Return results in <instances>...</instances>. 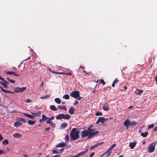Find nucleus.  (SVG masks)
Instances as JSON below:
<instances>
[{
	"mask_svg": "<svg viewBox=\"0 0 157 157\" xmlns=\"http://www.w3.org/2000/svg\"><path fill=\"white\" fill-rule=\"evenodd\" d=\"M44 82H42L40 84L41 87H42L44 85Z\"/></svg>",
	"mask_w": 157,
	"mask_h": 157,
	"instance_id": "obj_62",
	"label": "nucleus"
},
{
	"mask_svg": "<svg viewBox=\"0 0 157 157\" xmlns=\"http://www.w3.org/2000/svg\"><path fill=\"white\" fill-rule=\"evenodd\" d=\"M11 75L15 76H16V77H18V76H20V75L17 74L15 72H14V71H12V75Z\"/></svg>",
	"mask_w": 157,
	"mask_h": 157,
	"instance_id": "obj_37",
	"label": "nucleus"
},
{
	"mask_svg": "<svg viewBox=\"0 0 157 157\" xmlns=\"http://www.w3.org/2000/svg\"><path fill=\"white\" fill-rule=\"evenodd\" d=\"M67 126V124L66 123H63L61 125L60 127L62 129H64Z\"/></svg>",
	"mask_w": 157,
	"mask_h": 157,
	"instance_id": "obj_20",
	"label": "nucleus"
},
{
	"mask_svg": "<svg viewBox=\"0 0 157 157\" xmlns=\"http://www.w3.org/2000/svg\"><path fill=\"white\" fill-rule=\"evenodd\" d=\"M50 129V127H48L44 129V130L46 132H48Z\"/></svg>",
	"mask_w": 157,
	"mask_h": 157,
	"instance_id": "obj_44",
	"label": "nucleus"
},
{
	"mask_svg": "<svg viewBox=\"0 0 157 157\" xmlns=\"http://www.w3.org/2000/svg\"><path fill=\"white\" fill-rule=\"evenodd\" d=\"M119 81V80L117 79V78H116L115 79L114 81L113 82L115 84L117 82H118Z\"/></svg>",
	"mask_w": 157,
	"mask_h": 157,
	"instance_id": "obj_51",
	"label": "nucleus"
},
{
	"mask_svg": "<svg viewBox=\"0 0 157 157\" xmlns=\"http://www.w3.org/2000/svg\"><path fill=\"white\" fill-rule=\"evenodd\" d=\"M100 122H101L102 124H103L104 122V120H105V118L104 117H99Z\"/></svg>",
	"mask_w": 157,
	"mask_h": 157,
	"instance_id": "obj_33",
	"label": "nucleus"
},
{
	"mask_svg": "<svg viewBox=\"0 0 157 157\" xmlns=\"http://www.w3.org/2000/svg\"><path fill=\"white\" fill-rule=\"evenodd\" d=\"M96 147V146L95 145H94V146H93L91 148H90V149H94V148H95V147Z\"/></svg>",
	"mask_w": 157,
	"mask_h": 157,
	"instance_id": "obj_58",
	"label": "nucleus"
},
{
	"mask_svg": "<svg viewBox=\"0 0 157 157\" xmlns=\"http://www.w3.org/2000/svg\"><path fill=\"white\" fill-rule=\"evenodd\" d=\"M31 100L29 99H27L25 100V102L27 103H29L31 102Z\"/></svg>",
	"mask_w": 157,
	"mask_h": 157,
	"instance_id": "obj_48",
	"label": "nucleus"
},
{
	"mask_svg": "<svg viewBox=\"0 0 157 157\" xmlns=\"http://www.w3.org/2000/svg\"><path fill=\"white\" fill-rule=\"evenodd\" d=\"M71 117V116L69 115L68 114H64L62 113L63 119L66 120H68Z\"/></svg>",
	"mask_w": 157,
	"mask_h": 157,
	"instance_id": "obj_9",
	"label": "nucleus"
},
{
	"mask_svg": "<svg viewBox=\"0 0 157 157\" xmlns=\"http://www.w3.org/2000/svg\"><path fill=\"white\" fill-rule=\"evenodd\" d=\"M50 109L53 111H56L57 110V109L56 108V106L54 105H51L50 106Z\"/></svg>",
	"mask_w": 157,
	"mask_h": 157,
	"instance_id": "obj_22",
	"label": "nucleus"
},
{
	"mask_svg": "<svg viewBox=\"0 0 157 157\" xmlns=\"http://www.w3.org/2000/svg\"><path fill=\"white\" fill-rule=\"evenodd\" d=\"M55 102L58 104H60L61 102V100L59 98H56L55 99Z\"/></svg>",
	"mask_w": 157,
	"mask_h": 157,
	"instance_id": "obj_24",
	"label": "nucleus"
},
{
	"mask_svg": "<svg viewBox=\"0 0 157 157\" xmlns=\"http://www.w3.org/2000/svg\"><path fill=\"white\" fill-rule=\"evenodd\" d=\"M52 72L54 73L55 74H60V75H63L64 72H56V71H52Z\"/></svg>",
	"mask_w": 157,
	"mask_h": 157,
	"instance_id": "obj_40",
	"label": "nucleus"
},
{
	"mask_svg": "<svg viewBox=\"0 0 157 157\" xmlns=\"http://www.w3.org/2000/svg\"><path fill=\"white\" fill-rule=\"evenodd\" d=\"M51 96V94H48L46 96L41 97V99H47L48 98Z\"/></svg>",
	"mask_w": 157,
	"mask_h": 157,
	"instance_id": "obj_29",
	"label": "nucleus"
},
{
	"mask_svg": "<svg viewBox=\"0 0 157 157\" xmlns=\"http://www.w3.org/2000/svg\"><path fill=\"white\" fill-rule=\"evenodd\" d=\"M6 79L10 82H11V83H13V84H14L15 83V81H14V80H13L12 79H10L9 78H6Z\"/></svg>",
	"mask_w": 157,
	"mask_h": 157,
	"instance_id": "obj_31",
	"label": "nucleus"
},
{
	"mask_svg": "<svg viewBox=\"0 0 157 157\" xmlns=\"http://www.w3.org/2000/svg\"><path fill=\"white\" fill-rule=\"evenodd\" d=\"M153 131H157V126L156 127H155L153 129Z\"/></svg>",
	"mask_w": 157,
	"mask_h": 157,
	"instance_id": "obj_59",
	"label": "nucleus"
},
{
	"mask_svg": "<svg viewBox=\"0 0 157 157\" xmlns=\"http://www.w3.org/2000/svg\"><path fill=\"white\" fill-rule=\"evenodd\" d=\"M5 152L4 151L0 149V155H2L5 154Z\"/></svg>",
	"mask_w": 157,
	"mask_h": 157,
	"instance_id": "obj_43",
	"label": "nucleus"
},
{
	"mask_svg": "<svg viewBox=\"0 0 157 157\" xmlns=\"http://www.w3.org/2000/svg\"><path fill=\"white\" fill-rule=\"evenodd\" d=\"M23 114L25 116H27V117L32 119H33L35 118V117L33 116V115H31L30 114H27L25 113H23Z\"/></svg>",
	"mask_w": 157,
	"mask_h": 157,
	"instance_id": "obj_13",
	"label": "nucleus"
},
{
	"mask_svg": "<svg viewBox=\"0 0 157 157\" xmlns=\"http://www.w3.org/2000/svg\"><path fill=\"white\" fill-rule=\"evenodd\" d=\"M26 89V87H23L21 88L15 87L14 89V91L15 92H22L24 91Z\"/></svg>",
	"mask_w": 157,
	"mask_h": 157,
	"instance_id": "obj_4",
	"label": "nucleus"
},
{
	"mask_svg": "<svg viewBox=\"0 0 157 157\" xmlns=\"http://www.w3.org/2000/svg\"><path fill=\"white\" fill-rule=\"evenodd\" d=\"M51 125L54 127H55V123L51 122V123H50Z\"/></svg>",
	"mask_w": 157,
	"mask_h": 157,
	"instance_id": "obj_47",
	"label": "nucleus"
},
{
	"mask_svg": "<svg viewBox=\"0 0 157 157\" xmlns=\"http://www.w3.org/2000/svg\"><path fill=\"white\" fill-rule=\"evenodd\" d=\"M70 97L69 95L65 94L63 96V98L66 99H68Z\"/></svg>",
	"mask_w": 157,
	"mask_h": 157,
	"instance_id": "obj_32",
	"label": "nucleus"
},
{
	"mask_svg": "<svg viewBox=\"0 0 157 157\" xmlns=\"http://www.w3.org/2000/svg\"><path fill=\"white\" fill-rule=\"evenodd\" d=\"M36 121H34L29 120L28 121V123L30 125H33L36 123Z\"/></svg>",
	"mask_w": 157,
	"mask_h": 157,
	"instance_id": "obj_18",
	"label": "nucleus"
},
{
	"mask_svg": "<svg viewBox=\"0 0 157 157\" xmlns=\"http://www.w3.org/2000/svg\"><path fill=\"white\" fill-rule=\"evenodd\" d=\"M136 142H133L132 143H130L129 144V146L131 148L133 149L134 148V147L136 146Z\"/></svg>",
	"mask_w": 157,
	"mask_h": 157,
	"instance_id": "obj_14",
	"label": "nucleus"
},
{
	"mask_svg": "<svg viewBox=\"0 0 157 157\" xmlns=\"http://www.w3.org/2000/svg\"><path fill=\"white\" fill-rule=\"evenodd\" d=\"M56 118L57 120H60L63 119L62 113L59 114L56 117Z\"/></svg>",
	"mask_w": 157,
	"mask_h": 157,
	"instance_id": "obj_28",
	"label": "nucleus"
},
{
	"mask_svg": "<svg viewBox=\"0 0 157 157\" xmlns=\"http://www.w3.org/2000/svg\"><path fill=\"white\" fill-rule=\"evenodd\" d=\"M18 120L22 122H23L24 123H26V121L25 120V119L22 118H20L18 119Z\"/></svg>",
	"mask_w": 157,
	"mask_h": 157,
	"instance_id": "obj_34",
	"label": "nucleus"
},
{
	"mask_svg": "<svg viewBox=\"0 0 157 157\" xmlns=\"http://www.w3.org/2000/svg\"><path fill=\"white\" fill-rule=\"evenodd\" d=\"M13 136L16 138H19L21 137L22 136V135L18 133H16L13 135Z\"/></svg>",
	"mask_w": 157,
	"mask_h": 157,
	"instance_id": "obj_16",
	"label": "nucleus"
},
{
	"mask_svg": "<svg viewBox=\"0 0 157 157\" xmlns=\"http://www.w3.org/2000/svg\"><path fill=\"white\" fill-rule=\"evenodd\" d=\"M3 81L4 82V84H5L7 85L9 84V83L8 82L6 81V80H5L4 79Z\"/></svg>",
	"mask_w": 157,
	"mask_h": 157,
	"instance_id": "obj_50",
	"label": "nucleus"
},
{
	"mask_svg": "<svg viewBox=\"0 0 157 157\" xmlns=\"http://www.w3.org/2000/svg\"><path fill=\"white\" fill-rule=\"evenodd\" d=\"M59 153H60V152H59V151L57 150H54L52 151L53 154H58Z\"/></svg>",
	"mask_w": 157,
	"mask_h": 157,
	"instance_id": "obj_39",
	"label": "nucleus"
},
{
	"mask_svg": "<svg viewBox=\"0 0 157 157\" xmlns=\"http://www.w3.org/2000/svg\"><path fill=\"white\" fill-rule=\"evenodd\" d=\"M88 131L89 132L90 136H88L87 138L89 139L92 138L93 136L97 135L99 133V132L97 131L95 132H93L94 131V129H91L90 128H88Z\"/></svg>",
	"mask_w": 157,
	"mask_h": 157,
	"instance_id": "obj_3",
	"label": "nucleus"
},
{
	"mask_svg": "<svg viewBox=\"0 0 157 157\" xmlns=\"http://www.w3.org/2000/svg\"><path fill=\"white\" fill-rule=\"evenodd\" d=\"M88 150V149H86L84 151L78 153V154H77L78 157H79V156L85 154L87 152Z\"/></svg>",
	"mask_w": 157,
	"mask_h": 157,
	"instance_id": "obj_12",
	"label": "nucleus"
},
{
	"mask_svg": "<svg viewBox=\"0 0 157 157\" xmlns=\"http://www.w3.org/2000/svg\"><path fill=\"white\" fill-rule=\"evenodd\" d=\"M116 144H113L109 148V150H110L111 151V150L113 149L116 146Z\"/></svg>",
	"mask_w": 157,
	"mask_h": 157,
	"instance_id": "obj_42",
	"label": "nucleus"
},
{
	"mask_svg": "<svg viewBox=\"0 0 157 157\" xmlns=\"http://www.w3.org/2000/svg\"><path fill=\"white\" fill-rule=\"evenodd\" d=\"M78 103V102L77 101H76L74 103V105H76Z\"/></svg>",
	"mask_w": 157,
	"mask_h": 157,
	"instance_id": "obj_55",
	"label": "nucleus"
},
{
	"mask_svg": "<svg viewBox=\"0 0 157 157\" xmlns=\"http://www.w3.org/2000/svg\"><path fill=\"white\" fill-rule=\"evenodd\" d=\"M7 91H8V90H5L4 89H3L2 91H3L5 93H7Z\"/></svg>",
	"mask_w": 157,
	"mask_h": 157,
	"instance_id": "obj_60",
	"label": "nucleus"
},
{
	"mask_svg": "<svg viewBox=\"0 0 157 157\" xmlns=\"http://www.w3.org/2000/svg\"><path fill=\"white\" fill-rule=\"evenodd\" d=\"M112 151L110 150H109V148L107 151H106L101 156H102L103 155H105V154H106V153H108V156H109L111 153Z\"/></svg>",
	"mask_w": 157,
	"mask_h": 157,
	"instance_id": "obj_23",
	"label": "nucleus"
},
{
	"mask_svg": "<svg viewBox=\"0 0 157 157\" xmlns=\"http://www.w3.org/2000/svg\"><path fill=\"white\" fill-rule=\"evenodd\" d=\"M101 83H102L103 85H104L105 84V82L104 81V80L103 79H101V82L100 83V84Z\"/></svg>",
	"mask_w": 157,
	"mask_h": 157,
	"instance_id": "obj_46",
	"label": "nucleus"
},
{
	"mask_svg": "<svg viewBox=\"0 0 157 157\" xmlns=\"http://www.w3.org/2000/svg\"><path fill=\"white\" fill-rule=\"evenodd\" d=\"M65 140L66 142H68L69 139V135H67L65 137Z\"/></svg>",
	"mask_w": 157,
	"mask_h": 157,
	"instance_id": "obj_38",
	"label": "nucleus"
},
{
	"mask_svg": "<svg viewBox=\"0 0 157 157\" xmlns=\"http://www.w3.org/2000/svg\"><path fill=\"white\" fill-rule=\"evenodd\" d=\"M4 73L7 75H11L12 71H4Z\"/></svg>",
	"mask_w": 157,
	"mask_h": 157,
	"instance_id": "obj_36",
	"label": "nucleus"
},
{
	"mask_svg": "<svg viewBox=\"0 0 157 157\" xmlns=\"http://www.w3.org/2000/svg\"><path fill=\"white\" fill-rule=\"evenodd\" d=\"M31 114L33 116H38L40 115L41 114V112L40 111H38L36 113H35L33 112H31Z\"/></svg>",
	"mask_w": 157,
	"mask_h": 157,
	"instance_id": "obj_15",
	"label": "nucleus"
},
{
	"mask_svg": "<svg viewBox=\"0 0 157 157\" xmlns=\"http://www.w3.org/2000/svg\"><path fill=\"white\" fill-rule=\"evenodd\" d=\"M2 143L4 145H5L6 144H9V141L5 139L2 141Z\"/></svg>",
	"mask_w": 157,
	"mask_h": 157,
	"instance_id": "obj_30",
	"label": "nucleus"
},
{
	"mask_svg": "<svg viewBox=\"0 0 157 157\" xmlns=\"http://www.w3.org/2000/svg\"><path fill=\"white\" fill-rule=\"evenodd\" d=\"M156 144H157V141H155V142L152 143L151 144H152L154 146H155V145H156Z\"/></svg>",
	"mask_w": 157,
	"mask_h": 157,
	"instance_id": "obj_54",
	"label": "nucleus"
},
{
	"mask_svg": "<svg viewBox=\"0 0 157 157\" xmlns=\"http://www.w3.org/2000/svg\"><path fill=\"white\" fill-rule=\"evenodd\" d=\"M154 125L153 124H152L150 125H149L148 126V129H150L154 127Z\"/></svg>",
	"mask_w": 157,
	"mask_h": 157,
	"instance_id": "obj_41",
	"label": "nucleus"
},
{
	"mask_svg": "<svg viewBox=\"0 0 157 157\" xmlns=\"http://www.w3.org/2000/svg\"><path fill=\"white\" fill-rule=\"evenodd\" d=\"M143 92V90H137L136 91V93L137 95H140Z\"/></svg>",
	"mask_w": 157,
	"mask_h": 157,
	"instance_id": "obj_27",
	"label": "nucleus"
},
{
	"mask_svg": "<svg viewBox=\"0 0 157 157\" xmlns=\"http://www.w3.org/2000/svg\"><path fill=\"white\" fill-rule=\"evenodd\" d=\"M130 121L128 119H126L124 122V126L127 128V129L129 126H130Z\"/></svg>",
	"mask_w": 157,
	"mask_h": 157,
	"instance_id": "obj_8",
	"label": "nucleus"
},
{
	"mask_svg": "<svg viewBox=\"0 0 157 157\" xmlns=\"http://www.w3.org/2000/svg\"><path fill=\"white\" fill-rule=\"evenodd\" d=\"M50 120H52L54 119V116H52L50 118H49Z\"/></svg>",
	"mask_w": 157,
	"mask_h": 157,
	"instance_id": "obj_57",
	"label": "nucleus"
},
{
	"mask_svg": "<svg viewBox=\"0 0 157 157\" xmlns=\"http://www.w3.org/2000/svg\"><path fill=\"white\" fill-rule=\"evenodd\" d=\"M100 122L99 117L96 122V124H98Z\"/></svg>",
	"mask_w": 157,
	"mask_h": 157,
	"instance_id": "obj_56",
	"label": "nucleus"
},
{
	"mask_svg": "<svg viewBox=\"0 0 157 157\" xmlns=\"http://www.w3.org/2000/svg\"><path fill=\"white\" fill-rule=\"evenodd\" d=\"M94 154V152H93L90 155L89 157H93Z\"/></svg>",
	"mask_w": 157,
	"mask_h": 157,
	"instance_id": "obj_52",
	"label": "nucleus"
},
{
	"mask_svg": "<svg viewBox=\"0 0 157 157\" xmlns=\"http://www.w3.org/2000/svg\"><path fill=\"white\" fill-rule=\"evenodd\" d=\"M97 116H102L103 115L102 113L100 112H97L95 113Z\"/></svg>",
	"mask_w": 157,
	"mask_h": 157,
	"instance_id": "obj_35",
	"label": "nucleus"
},
{
	"mask_svg": "<svg viewBox=\"0 0 157 157\" xmlns=\"http://www.w3.org/2000/svg\"><path fill=\"white\" fill-rule=\"evenodd\" d=\"M69 113L70 114H73L75 112V110L73 109L72 107H71L69 109Z\"/></svg>",
	"mask_w": 157,
	"mask_h": 157,
	"instance_id": "obj_17",
	"label": "nucleus"
},
{
	"mask_svg": "<svg viewBox=\"0 0 157 157\" xmlns=\"http://www.w3.org/2000/svg\"><path fill=\"white\" fill-rule=\"evenodd\" d=\"M0 84L1 85H2V86L4 84V82H0Z\"/></svg>",
	"mask_w": 157,
	"mask_h": 157,
	"instance_id": "obj_61",
	"label": "nucleus"
},
{
	"mask_svg": "<svg viewBox=\"0 0 157 157\" xmlns=\"http://www.w3.org/2000/svg\"><path fill=\"white\" fill-rule=\"evenodd\" d=\"M137 124V122L134 121H132L130 122V126H134L136 125Z\"/></svg>",
	"mask_w": 157,
	"mask_h": 157,
	"instance_id": "obj_26",
	"label": "nucleus"
},
{
	"mask_svg": "<svg viewBox=\"0 0 157 157\" xmlns=\"http://www.w3.org/2000/svg\"><path fill=\"white\" fill-rule=\"evenodd\" d=\"M81 136L82 138H84L90 136L89 131L87 130H84L82 132L80 133Z\"/></svg>",
	"mask_w": 157,
	"mask_h": 157,
	"instance_id": "obj_5",
	"label": "nucleus"
},
{
	"mask_svg": "<svg viewBox=\"0 0 157 157\" xmlns=\"http://www.w3.org/2000/svg\"><path fill=\"white\" fill-rule=\"evenodd\" d=\"M80 130L77 128H73L70 134L71 138V140H75L79 137Z\"/></svg>",
	"mask_w": 157,
	"mask_h": 157,
	"instance_id": "obj_1",
	"label": "nucleus"
},
{
	"mask_svg": "<svg viewBox=\"0 0 157 157\" xmlns=\"http://www.w3.org/2000/svg\"><path fill=\"white\" fill-rule=\"evenodd\" d=\"M57 107L59 109H63L64 110H67L66 107L65 106H62L58 105V106Z\"/></svg>",
	"mask_w": 157,
	"mask_h": 157,
	"instance_id": "obj_21",
	"label": "nucleus"
},
{
	"mask_svg": "<svg viewBox=\"0 0 157 157\" xmlns=\"http://www.w3.org/2000/svg\"><path fill=\"white\" fill-rule=\"evenodd\" d=\"M3 86L4 88L6 89L8 87V86H7V85L5 84H4Z\"/></svg>",
	"mask_w": 157,
	"mask_h": 157,
	"instance_id": "obj_53",
	"label": "nucleus"
},
{
	"mask_svg": "<svg viewBox=\"0 0 157 157\" xmlns=\"http://www.w3.org/2000/svg\"><path fill=\"white\" fill-rule=\"evenodd\" d=\"M67 144L65 142H63L62 143H60L57 145L56 147H63L64 146H67Z\"/></svg>",
	"mask_w": 157,
	"mask_h": 157,
	"instance_id": "obj_11",
	"label": "nucleus"
},
{
	"mask_svg": "<svg viewBox=\"0 0 157 157\" xmlns=\"http://www.w3.org/2000/svg\"><path fill=\"white\" fill-rule=\"evenodd\" d=\"M48 117H46L44 114H43L42 115V118L39 120V122L40 123H42L43 121H44L47 120Z\"/></svg>",
	"mask_w": 157,
	"mask_h": 157,
	"instance_id": "obj_7",
	"label": "nucleus"
},
{
	"mask_svg": "<svg viewBox=\"0 0 157 157\" xmlns=\"http://www.w3.org/2000/svg\"><path fill=\"white\" fill-rule=\"evenodd\" d=\"M109 105L108 103H105L103 106V109L105 111H108L109 110Z\"/></svg>",
	"mask_w": 157,
	"mask_h": 157,
	"instance_id": "obj_10",
	"label": "nucleus"
},
{
	"mask_svg": "<svg viewBox=\"0 0 157 157\" xmlns=\"http://www.w3.org/2000/svg\"><path fill=\"white\" fill-rule=\"evenodd\" d=\"M70 96L75 98H77L78 100H80L82 99L83 97L80 96V92L78 91H74L72 92L70 94Z\"/></svg>",
	"mask_w": 157,
	"mask_h": 157,
	"instance_id": "obj_2",
	"label": "nucleus"
},
{
	"mask_svg": "<svg viewBox=\"0 0 157 157\" xmlns=\"http://www.w3.org/2000/svg\"><path fill=\"white\" fill-rule=\"evenodd\" d=\"M51 120H50V119L49 118H48V119H47V121L46 122H47V123H48V124H50V123H51V122H52L51 121Z\"/></svg>",
	"mask_w": 157,
	"mask_h": 157,
	"instance_id": "obj_45",
	"label": "nucleus"
},
{
	"mask_svg": "<svg viewBox=\"0 0 157 157\" xmlns=\"http://www.w3.org/2000/svg\"><path fill=\"white\" fill-rule=\"evenodd\" d=\"M155 147L151 144L148 146L147 149L149 153H151L154 151L155 149Z\"/></svg>",
	"mask_w": 157,
	"mask_h": 157,
	"instance_id": "obj_6",
	"label": "nucleus"
},
{
	"mask_svg": "<svg viewBox=\"0 0 157 157\" xmlns=\"http://www.w3.org/2000/svg\"><path fill=\"white\" fill-rule=\"evenodd\" d=\"M155 80L156 82V84H157V75L155 77Z\"/></svg>",
	"mask_w": 157,
	"mask_h": 157,
	"instance_id": "obj_64",
	"label": "nucleus"
},
{
	"mask_svg": "<svg viewBox=\"0 0 157 157\" xmlns=\"http://www.w3.org/2000/svg\"><path fill=\"white\" fill-rule=\"evenodd\" d=\"M148 133L147 132H145L144 133H141V135L143 137H145L148 135Z\"/></svg>",
	"mask_w": 157,
	"mask_h": 157,
	"instance_id": "obj_25",
	"label": "nucleus"
},
{
	"mask_svg": "<svg viewBox=\"0 0 157 157\" xmlns=\"http://www.w3.org/2000/svg\"><path fill=\"white\" fill-rule=\"evenodd\" d=\"M71 75V73L70 72L69 73H64L63 75Z\"/></svg>",
	"mask_w": 157,
	"mask_h": 157,
	"instance_id": "obj_49",
	"label": "nucleus"
},
{
	"mask_svg": "<svg viewBox=\"0 0 157 157\" xmlns=\"http://www.w3.org/2000/svg\"><path fill=\"white\" fill-rule=\"evenodd\" d=\"M22 123L20 122H16L14 123V126L16 127H18L22 124Z\"/></svg>",
	"mask_w": 157,
	"mask_h": 157,
	"instance_id": "obj_19",
	"label": "nucleus"
},
{
	"mask_svg": "<svg viewBox=\"0 0 157 157\" xmlns=\"http://www.w3.org/2000/svg\"><path fill=\"white\" fill-rule=\"evenodd\" d=\"M104 143V142H101V143H98L97 144H98V145L99 146V145H101V144H103Z\"/></svg>",
	"mask_w": 157,
	"mask_h": 157,
	"instance_id": "obj_63",
	"label": "nucleus"
}]
</instances>
